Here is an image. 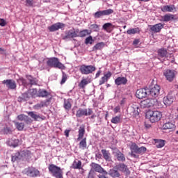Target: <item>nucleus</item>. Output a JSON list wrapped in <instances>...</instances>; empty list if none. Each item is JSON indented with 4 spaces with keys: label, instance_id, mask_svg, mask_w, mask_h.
<instances>
[{
    "label": "nucleus",
    "instance_id": "obj_32",
    "mask_svg": "<svg viewBox=\"0 0 178 178\" xmlns=\"http://www.w3.org/2000/svg\"><path fill=\"white\" fill-rule=\"evenodd\" d=\"M88 144H87V138H83L80 142H79V149H81L83 150L86 149L87 148Z\"/></svg>",
    "mask_w": 178,
    "mask_h": 178
},
{
    "label": "nucleus",
    "instance_id": "obj_38",
    "mask_svg": "<svg viewBox=\"0 0 178 178\" xmlns=\"http://www.w3.org/2000/svg\"><path fill=\"white\" fill-rule=\"evenodd\" d=\"M155 145H156V148H162L165 145V140H157L155 142Z\"/></svg>",
    "mask_w": 178,
    "mask_h": 178
},
{
    "label": "nucleus",
    "instance_id": "obj_27",
    "mask_svg": "<svg viewBox=\"0 0 178 178\" xmlns=\"http://www.w3.org/2000/svg\"><path fill=\"white\" fill-rule=\"evenodd\" d=\"M106 44L104 42L97 43L92 48L93 51H101L104 49Z\"/></svg>",
    "mask_w": 178,
    "mask_h": 178
},
{
    "label": "nucleus",
    "instance_id": "obj_58",
    "mask_svg": "<svg viewBox=\"0 0 178 178\" xmlns=\"http://www.w3.org/2000/svg\"><path fill=\"white\" fill-rule=\"evenodd\" d=\"M48 102H49V99L46 100V102H41L42 106V107L47 106H48V104H47Z\"/></svg>",
    "mask_w": 178,
    "mask_h": 178
},
{
    "label": "nucleus",
    "instance_id": "obj_6",
    "mask_svg": "<svg viewBox=\"0 0 178 178\" xmlns=\"http://www.w3.org/2000/svg\"><path fill=\"white\" fill-rule=\"evenodd\" d=\"M163 76L168 81L172 83L176 79V71L175 70L167 69L163 71Z\"/></svg>",
    "mask_w": 178,
    "mask_h": 178
},
{
    "label": "nucleus",
    "instance_id": "obj_34",
    "mask_svg": "<svg viewBox=\"0 0 178 178\" xmlns=\"http://www.w3.org/2000/svg\"><path fill=\"white\" fill-rule=\"evenodd\" d=\"M162 19H163V22H168L175 19V15H172V14H167V15H164L163 17H162Z\"/></svg>",
    "mask_w": 178,
    "mask_h": 178
},
{
    "label": "nucleus",
    "instance_id": "obj_57",
    "mask_svg": "<svg viewBox=\"0 0 178 178\" xmlns=\"http://www.w3.org/2000/svg\"><path fill=\"white\" fill-rule=\"evenodd\" d=\"M70 130L69 129H65V131H64V135H65L66 138H68L70 136Z\"/></svg>",
    "mask_w": 178,
    "mask_h": 178
},
{
    "label": "nucleus",
    "instance_id": "obj_54",
    "mask_svg": "<svg viewBox=\"0 0 178 178\" xmlns=\"http://www.w3.org/2000/svg\"><path fill=\"white\" fill-rule=\"evenodd\" d=\"M112 26L111 23H106L103 25V29L107 31L109 27Z\"/></svg>",
    "mask_w": 178,
    "mask_h": 178
},
{
    "label": "nucleus",
    "instance_id": "obj_35",
    "mask_svg": "<svg viewBox=\"0 0 178 178\" xmlns=\"http://www.w3.org/2000/svg\"><path fill=\"white\" fill-rule=\"evenodd\" d=\"M109 175L111 176L113 178L119 177L120 176L119 172L117 170V169H111L109 171Z\"/></svg>",
    "mask_w": 178,
    "mask_h": 178
},
{
    "label": "nucleus",
    "instance_id": "obj_60",
    "mask_svg": "<svg viewBox=\"0 0 178 178\" xmlns=\"http://www.w3.org/2000/svg\"><path fill=\"white\" fill-rule=\"evenodd\" d=\"M113 111L115 113H117L120 111V107L119 106H116L114 109Z\"/></svg>",
    "mask_w": 178,
    "mask_h": 178
},
{
    "label": "nucleus",
    "instance_id": "obj_21",
    "mask_svg": "<svg viewBox=\"0 0 178 178\" xmlns=\"http://www.w3.org/2000/svg\"><path fill=\"white\" fill-rule=\"evenodd\" d=\"M147 95V91L145 88L139 89L136 90V97L138 99H143Z\"/></svg>",
    "mask_w": 178,
    "mask_h": 178
},
{
    "label": "nucleus",
    "instance_id": "obj_16",
    "mask_svg": "<svg viewBox=\"0 0 178 178\" xmlns=\"http://www.w3.org/2000/svg\"><path fill=\"white\" fill-rule=\"evenodd\" d=\"M149 31L156 33L161 32V29L164 27L163 24L161 23L155 24V25H149Z\"/></svg>",
    "mask_w": 178,
    "mask_h": 178
},
{
    "label": "nucleus",
    "instance_id": "obj_37",
    "mask_svg": "<svg viewBox=\"0 0 178 178\" xmlns=\"http://www.w3.org/2000/svg\"><path fill=\"white\" fill-rule=\"evenodd\" d=\"M111 122L112 124H120L121 122V117H120V115H117V116L113 117L111 119Z\"/></svg>",
    "mask_w": 178,
    "mask_h": 178
},
{
    "label": "nucleus",
    "instance_id": "obj_50",
    "mask_svg": "<svg viewBox=\"0 0 178 178\" xmlns=\"http://www.w3.org/2000/svg\"><path fill=\"white\" fill-rule=\"evenodd\" d=\"M91 29H92L94 31H99V25L94 24L90 25Z\"/></svg>",
    "mask_w": 178,
    "mask_h": 178
},
{
    "label": "nucleus",
    "instance_id": "obj_18",
    "mask_svg": "<svg viewBox=\"0 0 178 178\" xmlns=\"http://www.w3.org/2000/svg\"><path fill=\"white\" fill-rule=\"evenodd\" d=\"M128 79L125 76H118L115 79V83L118 86H125L127 83Z\"/></svg>",
    "mask_w": 178,
    "mask_h": 178
},
{
    "label": "nucleus",
    "instance_id": "obj_14",
    "mask_svg": "<svg viewBox=\"0 0 178 178\" xmlns=\"http://www.w3.org/2000/svg\"><path fill=\"white\" fill-rule=\"evenodd\" d=\"M163 130H170V131H174L176 130V124L172 122H167L162 125Z\"/></svg>",
    "mask_w": 178,
    "mask_h": 178
},
{
    "label": "nucleus",
    "instance_id": "obj_44",
    "mask_svg": "<svg viewBox=\"0 0 178 178\" xmlns=\"http://www.w3.org/2000/svg\"><path fill=\"white\" fill-rule=\"evenodd\" d=\"M4 134H12L13 133V129L10 127H6L3 129Z\"/></svg>",
    "mask_w": 178,
    "mask_h": 178
},
{
    "label": "nucleus",
    "instance_id": "obj_10",
    "mask_svg": "<svg viewBox=\"0 0 178 178\" xmlns=\"http://www.w3.org/2000/svg\"><path fill=\"white\" fill-rule=\"evenodd\" d=\"M79 30L76 29L75 31L74 29L69 30L65 32V36H64V40H69L71 38H76V37H79Z\"/></svg>",
    "mask_w": 178,
    "mask_h": 178
},
{
    "label": "nucleus",
    "instance_id": "obj_33",
    "mask_svg": "<svg viewBox=\"0 0 178 178\" xmlns=\"http://www.w3.org/2000/svg\"><path fill=\"white\" fill-rule=\"evenodd\" d=\"M92 33V31H89L88 29H85L79 32L78 37H86V35H90Z\"/></svg>",
    "mask_w": 178,
    "mask_h": 178
},
{
    "label": "nucleus",
    "instance_id": "obj_51",
    "mask_svg": "<svg viewBox=\"0 0 178 178\" xmlns=\"http://www.w3.org/2000/svg\"><path fill=\"white\" fill-rule=\"evenodd\" d=\"M107 81H108V79L106 78H105L104 76H102L101 78V79L99 81V85L102 86L103 84H104Z\"/></svg>",
    "mask_w": 178,
    "mask_h": 178
},
{
    "label": "nucleus",
    "instance_id": "obj_59",
    "mask_svg": "<svg viewBox=\"0 0 178 178\" xmlns=\"http://www.w3.org/2000/svg\"><path fill=\"white\" fill-rule=\"evenodd\" d=\"M42 107V103L41 102L40 104H38L34 106V108L35 109H39V108H40Z\"/></svg>",
    "mask_w": 178,
    "mask_h": 178
},
{
    "label": "nucleus",
    "instance_id": "obj_19",
    "mask_svg": "<svg viewBox=\"0 0 178 178\" xmlns=\"http://www.w3.org/2000/svg\"><path fill=\"white\" fill-rule=\"evenodd\" d=\"M65 26V25L64 24L58 22V23L53 24L51 26H49L48 29L51 32H54V31H56L59 30L60 29L64 28Z\"/></svg>",
    "mask_w": 178,
    "mask_h": 178
},
{
    "label": "nucleus",
    "instance_id": "obj_48",
    "mask_svg": "<svg viewBox=\"0 0 178 178\" xmlns=\"http://www.w3.org/2000/svg\"><path fill=\"white\" fill-rule=\"evenodd\" d=\"M67 80V75L65 72H63V78L61 79V85L64 84Z\"/></svg>",
    "mask_w": 178,
    "mask_h": 178
},
{
    "label": "nucleus",
    "instance_id": "obj_25",
    "mask_svg": "<svg viewBox=\"0 0 178 178\" xmlns=\"http://www.w3.org/2000/svg\"><path fill=\"white\" fill-rule=\"evenodd\" d=\"M161 10L163 13H172L173 10H176V7L174 5L163 6L161 8Z\"/></svg>",
    "mask_w": 178,
    "mask_h": 178
},
{
    "label": "nucleus",
    "instance_id": "obj_36",
    "mask_svg": "<svg viewBox=\"0 0 178 178\" xmlns=\"http://www.w3.org/2000/svg\"><path fill=\"white\" fill-rule=\"evenodd\" d=\"M116 157H117V159L119 161H121V162H124L125 161V157H124V155L123 154V153H121V152H120V150H118L116 153Z\"/></svg>",
    "mask_w": 178,
    "mask_h": 178
},
{
    "label": "nucleus",
    "instance_id": "obj_28",
    "mask_svg": "<svg viewBox=\"0 0 178 178\" xmlns=\"http://www.w3.org/2000/svg\"><path fill=\"white\" fill-rule=\"evenodd\" d=\"M158 55L161 58H168L169 54L165 49H160L158 50Z\"/></svg>",
    "mask_w": 178,
    "mask_h": 178
},
{
    "label": "nucleus",
    "instance_id": "obj_2",
    "mask_svg": "<svg viewBox=\"0 0 178 178\" xmlns=\"http://www.w3.org/2000/svg\"><path fill=\"white\" fill-rule=\"evenodd\" d=\"M162 116V113L159 111H149L146 113V118L152 124L159 122Z\"/></svg>",
    "mask_w": 178,
    "mask_h": 178
},
{
    "label": "nucleus",
    "instance_id": "obj_62",
    "mask_svg": "<svg viewBox=\"0 0 178 178\" xmlns=\"http://www.w3.org/2000/svg\"><path fill=\"white\" fill-rule=\"evenodd\" d=\"M139 42H140V40L136 39L134 41L133 44H134V45L136 46L139 44Z\"/></svg>",
    "mask_w": 178,
    "mask_h": 178
},
{
    "label": "nucleus",
    "instance_id": "obj_30",
    "mask_svg": "<svg viewBox=\"0 0 178 178\" xmlns=\"http://www.w3.org/2000/svg\"><path fill=\"white\" fill-rule=\"evenodd\" d=\"M72 168L74 169V170H81L82 168V162L81 161H74L72 163Z\"/></svg>",
    "mask_w": 178,
    "mask_h": 178
},
{
    "label": "nucleus",
    "instance_id": "obj_52",
    "mask_svg": "<svg viewBox=\"0 0 178 178\" xmlns=\"http://www.w3.org/2000/svg\"><path fill=\"white\" fill-rule=\"evenodd\" d=\"M95 172L93 170H90L88 175V178H95Z\"/></svg>",
    "mask_w": 178,
    "mask_h": 178
},
{
    "label": "nucleus",
    "instance_id": "obj_17",
    "mask_svg": "<svg viewBox=\"0 0 178 178\" xmlns=\"http://www.w3.org/2000/svg\"><path fill=\"white\" fill-rule=\"evenodd\" d=\"M161 87L158 85H155L149 90V94L151 96L156 97H158L160 94Z\"/></svg>",
    "mask_w": 178,
    "mask_h": 178
},
{
    "label": "nucleus",
    "instance_id": "obj_23",
    "mask_svg": "<svg viewBox=\"0 0 178 178\" xmlns=\"http://www.w3.org/2000/svg\"><path fill=\"white\" fill-rule=\"evenodd\" d=\"M173 101H175V97L171 95H168L163 98V103L166 106L171 105Z\"/></svg>",
    "mask_w": 178,
    "mask_h": 178
},
{
    "label": "nucleus",
    "instance_id": "obj_64",
    "mask_svg": "<svg viewBox=\"0 0 178 178\" xmlns=\"http://www.w3.org/2000/svg\"><path fill=\"white\" fill-rule=\"evenodd\" d=\"M101 75V70L97 71V72L96 73V78L99 77V76Z\"/></svg>",
    "mask_w": 178,
    "mask_h": 178
},
{
    "label": "nucleus",
    "instance_id": "obj_15",
    "mask_svg": "<svg viewBox=\"0 0 178 178\" xmlns=\"http://www.w3.org/2000/svg\"><path fill=\"white\" fill-rule=\"evenodd\" d=\"M2 83L6 84V87L9 90H15L16 88V82L13 79L4 80Z\"/></svg>",
    "mask_w": 178,
    "mask_h": 178
},
{
    "label": "nucleus",
    "instance_id": "obj_40",
    "mask_svg": "<svg viewBox=\"0 0 178 178\" xmlns=\"http://www.w3.org/2000/svg\"><path fill=\"white\" fill-rule=\"evenodd\" d=\"M29 116H31V118H32V119H33L34 120L37 121L39 120V119H41V117L35 113H34V112L31 111L28 113Z\"/></svg>",
    "mask_w": 178,
    "mask_h": 178
},
{
    "label": "nucleus",
    "instance_id": "obj_22",
    "mask_svg": "<svg viewBox=\"0 0 178 178\" xmlns=\"http://www.w3.org/2000/svg\"><path fill=\"white\" fill-rule=\"evenodd\" d=\"M8 145L10 147H13V148H16L20 144V140L19 139H16V138H13L9 139L7 142Z\"/></svg>",
    "mask_w": 178,
    "mask_h": 178
},
{
    "label": "nucleus",
    "instance_id": "obj_31",
    "mask_svg": "<svg viewBox=\"0 0 178 178\" xmlns=\"http://www.w3.org/2000/svg\"><path fill=\"white\" fill-rule=\"evenodd\" d=\"M89 83H90V81H88V79H81L78 86L81 89H85L86 86L88 85Z\"/></svg>",
    "mask_w": 178,
    "mask_h": 178
},
{
    "label": "nucleus",
    "instance_id": "obj_11",
    "mask_svg": "<svg viewBox=\"0 0 178 178\" xmlns=\"http://www.w3.org/2000/svg\"><path fill=\"white\" fill-rule=\"evenodd\" d=\"M114 13V10L112 9H108L102 11H97L94 14V17L96 19L101 18L104 16H108Z\"/></svg>",
    "mask_w": 178,
    "mask_h": 178
},
{
    "label": "nucleus",
    "instance_id": "obj_8",
    "mask_svg": "<svg viewBox=\"0 0 178 178\" xmlns=\"http://www.w3.org/2000/svg\"><path fill=\"white\" fill-rule=\"evenodd\" d=\"M140 111L138 106L136 104H133L127 109L128 115H130L133 118H137L138 116H139Z\"/></svg>",
    "mask_w": 178,
    "mask_h": 178
},
{
    "label": "nucleus",
    "instance_id": "obj_20",
    "mask_svg": "<svg viewBox=\"0 0 178 178\" xmlns=\"http://www.w3.org/2000/svg\"><path fill=\"white\" fill-rule=\"evenodd\" d=\"M85 134H86L85 126L84 125L80 126L79 131H78V137L76 138V140L80 141L81 139H83Z\"/></svg>",
    "mask_w": 178,
    "mask_h": 178
},
{
    "label": "nucleus",
    "instance_id": "obj_13",
    "mask_svg": "<svg viewBox=\"0 0 178 178\" xmlns=\"http://www.w3.org/2000/svg\"><path fill=\"white\" fill-rule=\"evenodd\" d=\"M90 166L91 168L90 170L95 172H99V173H106V172L102 168L101 165H99L95 163H90Z\"/></svg>",
    "mask_w": 178,
    "mask_h": 178
},
{
    "label": "nucleus",
    "instance_id": "obj_24",
    "mask_svg": "<svg viewBox=\"0 0 178 178\" xmlns=\"http://www.w3.org/2000/svg\"><path fill=\"white\" fill-rule=\"evenodd\" d=\"M138 146L136 143H132V145H131V156L134 157V158H138V156H137V152L138 151Z\"/></svg>",
    "mask_w": 178,
    "mask_h": 178
},
{
    "label": "nucleus",
    "instance_id": "obj_43",
    "mask_svg": "<svg viewBox=\"0 0 178 178\" xmlns=\"http://www.w3.org/2000/svg\"><path fill=\"white\" fill-rule=\"evenodd\" d=\"M139 32H140L139 28L131 29L127 31V34L129 35L136 34Z\"/></svg>",
    "mask_w": 178,
    "mask_h": 178
},
{
    "label": "nucleus",
    "instance_id": "obj_42",
    "mask_svg": "<svg viewBox=\"0 0 178 178\" xmlns=\"http://www.w3.org/2000/svg\"><path fill=\"white\" fill-rule=\"evenodd\" d=\"M72 108V104L70 102V99H67L64 101V108H65V110H70Z\"/></svg>",
    "mask_w": 178,
    "mask_h": 178
},
{
    "label": "nucleus",
    "instance_id": "obj_26",
    "mask_svg": "<svg viewBox=\"0 0 178 178\" xmlns=\"http://www.w3.org/2000/svg\"><path fill=\"white\" fill-rule=\"evenodd\" d=\"M22 158H23V154L20 153V152H17L12 156L11 161L12 162H18Z\"/></svg>",
    "mask_w": 178,
    "mask_h": 178
},
{
    "label": "nucleus",
    "instance_id": "obj_49",
    "mask_svg": "<svg viewBox=\"0 0 178 178\" xmlns=\"http://www.w3.org/2000/svg\"><path fill=\"white\" fill-rule=\"evenodd\" d=\"M15 127L19 131H22V130H23V123L22 122H15Z\"/></svg>",
    "mask_w": 178,
    "mask_h": 178
},
{
    "label": "nucleus",
    "instance_id": "obj_45",
    "mask_svg": "<svg viewBox=\"0 0 178 178\" xmlns=\"http://www.w3.org/2000/svg\"><path fill=\"white\" fill-rule=\"evenodd\" d=\"M146 151H147V148L144 146H142V147L138 148V152L136 154H143L145 153Z\"/></svg>",
    "mask_w": 178,
    "mask_h": 178
},
{
    "label": "nucleus",
    "instance_id": "obj_47",
    "mask_svg": "<svg viewBox=\"0 0 178 178\" xmlns=\"http://www.w3.org/2000/svg\"><path fill=\"white\" fill-rule=\"evenodd\" d=\"M28 92H29V94H31V95L32 97H33V96L38 97V91L36 89H31V90H29L28 91Z\"/></svg>",
    "mask_w": 178,
    "mask_h": 178
},
{
    "label": "nucleus",
    "instance_id": "obj_1",
    "mask_svg": "<svg viewBox=\"0 0 178 178\" xmlns=\"http://www.w3.org/2000/svg\"><path fill=\"white\" fill-rule=\"evenodd\" d=\"M161 106V103L158 102L156 99H146L140 102V107L143 108L149 107L160 108Z\"/></svg>",
    "mask_w": 178,
    "mask_h": 178
},
{
    "label": "nucleus",
    "instance_id": "obj_4",
    "mask_svg": "<svg viewBox=\"0 0 178 178\" xmlns=\"http://www.w3.org/2000/svg\"><path fill=\"white\" fill-rule=\"evenodd\" d=\"M48 169L51 175L55 178H63L64 173L60 167L54 164H51L49 165Z\"/></svg>",
    "mask_w": 178,
    "mask_h": 178
},
{
    "label": "nucleus",
    "instance_id": "obj_39",
    "mask_svg": "<svg viewBox=\"0 0 178 178\" xmlns=\"http://www.w3.org/2000/svg\"><path fill=\"white\" fill-rule=\"evenodd\" d=\"M102 153L103 154V157L106 161H108L110 159V153L106 149H102Z\"/></svg>",
    "mask_w": 178,
    "mask_h": 178
},
{
    "label": "nucleus",
    "instance_id": "obj_63",
    "mask_svg": "<svg viewBox=\"0 0 178 178\" xmlns=\"http://www.w3.org/2000/svg\"><path fill=\"white\" fill-rule=\"evenodd\" d=\"M17 119H18V120H21V121L23 120V115H22V114L18 115L17 116Z\"/></svg>",
    "mask_w": 178,
    "mask_h": 178
},
{
    "label": "nucleus",
    "instance_id": "obj_7",
    "mask_svg": "<svg viewBox=\"0 0 178 178\" xmlns=\"http://www.w3.org/2000/svg\"><path fill=\"white\" fill-rule=\"evenodd\" d=\"M93 111L92 108H79L76 112V118H82V116H90L92 115Z\"/></svg>",
    "mask_w": 178,
    "mask_h": 178
},
{
    "label": "nucleus",
    "instance_id": "obj_41",
    "mask_svg": "<svg viewBox=\"0 0 178 178\" xmlns=\"http://www.w3.org/2000/svg\"><path fill=\"white\" fill-rule=\"evenodd\" d=\"M93 42H94V39L92 35H90L85 39V44L86 45H88V44L92 45L93 44Z\"/></svg>",
    "mask_w": 178,
    "mask_h": 178
},
{
    "label": "nucleus",
    "instance_id": "obj_53",
    "mask_svg": "<svg viewBox=\"0 0 178 178\" xmlns=\"http://www.w3.org/2000/svg\"><path fill=\"white\" fill-rule=\"evenodd\" d=\"M25 3L26 6L31 7L33 6L34 1L33 0H26Z\"/></svg>",
    "mask_w": 178,
    "mask_h": 178
},
{
    "label": "nucleus",
    "instance_id": "obj_9",
    "mask_svg": "<svg viewBox=\"0 0 178 178\" xmlns=\"http://www.w3.org/2000/svg\"><path fill=\"white\" fill-rule=\"evenodd\" d=\"M24 173L31 177H36L40 175V171L35 168L29 167L24 170Z\"/></svg>",
    "mask_w": 178,
    "mask_h": 178
},
{
    "label": "nucleus",
    "instance_id": "obj_61",
    "mask_svg": "<svg viewBox=\"0 0 178 178\" xmlns=\"http://www.w3.org/2000/svg\"><path fill=\"white\" fill-rule=\"evenodd\" d=\"M169 56H170V59H171V61L172 63L175 62V56H173V54H170Z\"/></svg>",
    "mask_w": 178,
    "mask_h": 178
},
{
    "label": "nucleus",
    "instance_id": "obj_29",
    "mask_svg": "<svg viewBox=\"0 0 178 178\" xmlns=\"http://www.w3.org/2000/svg\"><path fill=\"white\" fill-rule=\"evenodd\" d=\"M37 95L39 97H47L49 95H50V93L44 89H40Z\"/></svg>",
    "mask_w": 178,
    "mask_h": 178
},
{
    "label": "nucleus",
    "instance_id": "obj_3",
    "mask_svg": "<svg viewBox=\"0 0 178 178\" xmlns=\"http://www.w3.org/2000/svg\"><path fill=\"white\" fill-rule=\"evenodd\" d=\"M47 65L50 67H54L60 70H65L66 67L64 64L60 62L59 59L56 57H52L48 59Z\"/></svg>",
    "mask_w": 178,
    "mask_h": 178
},
{
    "label": "nucleus",
    "instance_id": "obj_12",
    "mask_svg": "<svg viewBox=\"0 0 178 178\" xmlns=\"http://www.w3.org/2000/svg\"><path fill=\"white\" fill-rule=\"evenodd\" d=\"M114 169L124 172L127 176H129L131 174V172L129 171L128 167L124 163L117 165L115 167H114Z\"/></svg>",
    "mask_w": 178,
    "mask_h": 178
},
{
    "label": "nucleus",
    "instance_id": "obj_46",
    "mask_svg": "<svg viewBox=\"0 0 178 178\" xmlns=\"http://www.w3.org/2000/svg\"><path fill=\"white\" fill-rule=\"evenodd\" d=\"M28 79L29 81L30 84L32 85H37L38 81L35 79V78H32V76H28Z\"/></svg>",
    "mask_w": 178,
    "mask_h": 178
},
{
    "label": "nucleus",
    "instance_id": "obj_56",
    "mask_svg": "<svg viewBox=\"0 0 178 178\" xmlns=\"http://www.w3.org/2000/svg\"><path fill=\"white\" fill-rule=\"evenodd\" d=\"M0 26H1V27H5V26H6V21L3 19H0Z\"/></svg>",
    "mask_w": 178,
    "mask_h": 178
},
{
    "label": "nucleus",
    "instance_id": "obj_55",
    "mask_svg": "<svg viewBox=\"0 0 178 178\" xmlns=\"http://www.w3.org/2000/svg\"><path fill=\"white\" fill-rule=\"evenodd\" d=\"M112 76V73L108 71L106 74H104V78L106 79L107 80H108Z\"/></svg>",
    "mask_w": 178,
    "mask_h": 178
},
{
    "label": "nucleus",
    "instance_id": "obj_5",
    "mask_svg": "<svg viewBox=\"0 0 178 178\" xmlns=\"http://www.w3.org/2000/svg\"><path fill=\"white\" fill-rule=\"evenodd\" d=\"M97 70V67L92 65H85L83 64L79 66V72L81 74L88 75L92 74Z\"/></svg>",
    "mask_w": 178,
    "mask_h": 178
}]
</instances>
